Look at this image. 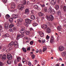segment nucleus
I'll return each instance as SVG.
<instances>
[{
	"label": "nucleus",
	"mask_w": 66,
	"mask_h": 66,
	"mask_svg": "<svg viewBox=\"0 0 66 66\" xmlns=\"http://www.w3.org/2000/svg\"><path fill=\"white\" fill-rule=\"evenodd\" d=\"M15 48H18V47L19 45L17 41H15L14 43L13 42H12L11 43H10L9 45V46H13V45H14Z\"/></svg>",
	"instance_id": "1"
},
{
	"label": "nucleus",
	"mask_w": 66,
	"mask_h": 66,
	"mask_svg": "<svg viewBox=\"0 0 66 66\" xmlns=\"http://www.w3.org/2000/svg\"><path fill=\"white\" fill-rule=\"evenodd\" d=\"M22 28L20 31V32L21 33H26V35H28L29 34V32L27 31L26 30L24 29H25V28L24 27H22Z\"/></svg>",
	"instance_id": "2"
},
{
	"label": "nucleus",
	"mask_w": 66,
	"mask_h": 66,
	"mask_svg": "<svg viewBox=\"0 0 66 66\" xmlns=\"http://www.w3.org/2000/svg\"><path fill=\"white\" fill-rule=\"evenodd\" d=\"M17 21L18 22L17 23L18 26H20L21 24V23H22V22L23 21V19L21 18H20L17 19Z\"/></svg>",
	"instance_id": "3"
},
{
	"label": "nucleus",
	"mask_w": 66,
	"mask_h": 66,
	"mask_svg": "<svg viewBox=\"0 0 66 66\" xmlns=\"http://www.w3.org/2000/svg\"><path fill=\"white\" fill-rule=\"evenodd\" d=\"M18 8L19 10L21 11H22L24 9V6H23V5L20 4L18 5Z\"/></svg>",
	"instance_id": "4"
},
{
	"label": "nucleus",
	"mask_w": 66,
	"mask_h": 66,
	"mask_svg": "<svg viewBox=\"0 0 66 66\" xmlns=\"http://www.w3.org/2000/svg\"><path fill=\"white\" fill-rule=\"evenodd\" d=\"M49 9L50 10L48 11V13H50L51 14H52L53 15L55 14V12L54 11L53 12V11H52V8L51 7V6H50Z\"/></svg>",
	"instance_id": "5"
},
{
	"label": "nucleus",
	"mask_w": 66,
	"mask_h": 66,
	"mask_svg": "<svg viewBox=\"0 0 66 66\" xmlns=\"http://www.w3.org/2000/svg\"><path fill=\"white\" fill-rule=\"evenodd\" d=\"M21 35L18 34L17 36V37L16 39L18 40L19 39H20V37H23L24 36V34H23L22 33H21Z\"/></svg>",
	"instance_id": "6"
},
{
	"label": "nucleus",
	"mask_w": 66,
	"mask_h": 66,
	"mask_svg": "<svg viewBox=\"0 0 66 66\" xmlns=\"http://www.w3.org/2000/svg\"><path fill=\"white\" fill-rule=\"evenodd\" d=\"M38 33L39 34L41 37H43L44 36V33L42 31H38Z\"/></svg>",
	"instance_id": "7"
},
{
	"label": "nucleus",
	"mask_w": 66,
	"mask_h": 66,
	"mask_svg": "<svg viewBox=\"0 0 66 66\" xmlns=\"http://www.w3.org/2000/svg\"><path fill=\"white\" fill-rule=\"evenodd\" d=\"M31 21H32L31 20L29 19H27L25 20L26 23H28V24H30V23L31 22Z\"/></svg>",
	"instance_id": "8"
},
{
	"label": "nucleus",
	"mask_w": 66,
	"mask_h": 66,
	"mask_svg": "<svg viewBox=\"0 0 66 66\" xmlns=\"http://www.w3.org/2000/svg\"><path fill=\"white\" fill-rule=\"evenodd\" d=\"M15 6H16V5H15V4L14 3H12L11 6V9H14L15 8Z\"/></svg>",
	"instance_id": "9"
},
{
	"label": "nucleus",
	"mask_w": 66,
	"mask_h": 66,
	"mask_svg": "<svg viewBox=\"0 0 66 66\" xmlns=\"http://www.w3.org/2000/svg\"><path fill=\"white\" fill-rule=\"evenodd\" d=\"M12 16L13 18L15 19L18 17V14H12Z\"/></svg>",
	"instance_id": "10"
},
{
	"label": "nucleus",
	"mask_w": 66,
	"mask_h": 66,
	"mask_svg": "<svg viewBox=\"0 0 66 66\" xmlns=\"http://www.w3.org/2000/svg\"><path fill=\"white\" fill-rule=\"evenodd\" d=\"M12 56L11 54H9L7 55V59L8 60H11L12 59Z\"/></svg>",
	"instance_id": "11"
},
{
	"label": "nucleus",
	"mask_w": 66,
	"mask_h": 66,
	"mask_svg": "<svg viewBox=\"0 0 66 66\" xmlns=\"http://www.w3.org/2000/svg\"><path fill=\"white\" fill-rule=\"evenodd\" d=\"M21 58L20 57L18 56L16 57V61L17 62H20V61H21Z\"/></svg>",
	"instance_id": "12"
},
{
	"label": "nucleus",
	"mask_w": 66,
	"mask_h": 66,
	"mask_svg": "<svg viewBox=\"0 0 66 66\" xmlns=\"http://www.w3.org/2000/svg\"><path fill=\"white\" fill-rule=\"evenodd\" d=\"M57 29L58 31H60L62 29V27L61 26H59L57 27Z\"/></svg>",
	"instance_id": "13"
},
{
	"label": "nucleus",
	"mask_w": 66,
	"mask_h": 66,
	"mask_svg": "<svg viewBox=\"0 0 66 66\" xmlns=\"http://www.w3.org/2000/svg\"><path fill=\"white\" fill-rule=\"evenodd\" d=\"M56 1V0H52L51 1V3L52 5H54Z\"/></svg>",
	"instance_id": "14"
},
{
	"label": "nucleus",
	"mask_w": 66,
	"mask_h": 66,
	"mask_svg": "<svg viewBox=\"0 0 66 66\" xmlns=\"http://www.w3.org/2000/svg\"><path fill=\"white\" fill-rule=\"evenodd\" d=\"M24 13L25 14H27V15L29 14V11L28 9H25Z\"/></svg>",
	"instance_id": "15"
},
{
	"label": "nucleus",
	"mask_w": 66,
	"mask_h": 66,
	"mask_svg": "<svg viewBox=\"0 0 66 66\" xmlns=\"http://www.w3.org/2000/svg\"><path fill=\"white\" fill-rule=\"evenodd\" d=\"M9 26V23H6L5 24V29H7L8 27Z\"/></svg>",
	"instance_id": "16"
},
{
	"label": "nucleus",
	"mask_w": 66,
	"mask_h": 66,
	"mask_svg": "<svg viewBox=\"0 0 66 66\" xmlns=\"http://www.w3.org/2000/svg\"><path fill=\"white\" fill-rule=\"evenodd\" d=\"M6 59V55H3L2 58V59L3 61H4Z\"/></svg>",
	"instance_id": "17"
},
{
	"label": "nucleus",
	"mask_w": 66,
	"mask_h": 66,
	"mask_svg": "<svg viewBox=\"0 0 66 66\" xmlns=\"http://www.w3.org/2000/svg\"><path fill=\"white\" fill-rule=\"evenodd\" d=\"M3 36L4 37L6 38V37H9L10 36V35L9 34L7 33L4 35Z\"/></svg>",
	"instance_id": "18"
},
{
	"label": "nucleus",
	"mask_w": 66,
	"mask_h": 66,
	"mask_svg": "<svg viewBox=\"0 0 66 66\" xmlns=\"http://www.w3.org/2000/svg\"><path fill=\"white\" fill-rule=\"evenodd\" d=\"M50 20L51 21H52L53 19H54V18L53 15H50Z\"/></svg>",
	"instance_id": "19"
},
{
	"label": "nucleus",
	"mask_w": 66,
	"mask_h": 66,
	"mask_svg": "<svg viewBox=\"0 0 66 66\" xmlns=\"http://www.w3.org/2000/svg\"><path fill=\"white\" fill-rule=\"evenodd\" d=\"M46 32L47 33H50L51 32V29L50 28H48L46 29Z\"/></svg>",
	"instance_id": "20"
},
{
	"label": "nucleus",
	"mask_w": 66,
	"mask_h": 66,
	"mask_svg": "<svg viewBox=\"0 0 66 66\" xmlns=\"http://www.w3.org/2000/svg\"><path fill=\"white\" fill-rule=\"evenodd\" d=\"M59 50L60 51H63L64 49V47L62 46H60L59 48Z\"/></svg>",
	"instance_id": "21"
},
{
	"label": "nucleus",
	"mask_w": 66,
	"mask_h": 66,
	"mask_svg": "<svg viewBox=\"0 0 66 66\" xmlns=\"http://www.w3.org/2000/svg\"><path fill=\"white\" fill-rule=\"evenodd\" d=\"M53 40H54V38L53 36H51V40H50V42L51 43H52L53 42Z\"/></svg>",
	"instance_id": "22"
},
{
	"label": "nucleus",
	"mask_w": 66,
	"mask_h": 66,
	"mask_svg": "<svg viewBox=\"0 0 66 66\" xmlns=\"http://www.w3.org/2000/svg\"><path fill=\"white\" fill-rule=\"evenodd\" d=\"M56 13L57 14L59 15H61L62 14V13H61V10H59L57 11Z\"/></svg>",
	"instance_id": "23"
},
{
	"label": "nucleus",
	"mask_w": 66,
	"mask_h": 66,
	"mask_svg": "<svg viewBox=\"0 0 66 66\" xmlns=\"http://www.w3.org/2000/svg\"><path fill=\"white\" fill-rule=\"evenodd\" d=\"M41 27L42 29L46 30L47 29V26L46 25H43L42 27L41 26Z\"/></svg>",
	"instance_id": "24"
},
{
	"label": "nucleus",
	"mask_w": 66,
	"mask_h": 66,
	"mask_svg": "<svg viewBox=\"0 0 66 66\" xmlns=\"http://www.w3.org/2000/svg\"><path fill=\"white\" fill-rule=\"evenodd\" d=\"M3 29L2 28V27L1 25H0V32L2 33L3 32Z\"/></svg>",
	"instance_id": "25"
},
{
	"label": "nucleus",
	"mask_w": 66,
	"mask_h": 66,
	"mask_svg": "<svg viewBox=\"0 0 66 66\" xmlns=\"http://www.w3.org/2000/svg\"><path fill=\"white\" fill-rule=\"evenodd\" d=\"M61 54L63 56H65L66 58V52H63L61 53Z\"/></svg>",
	"instance_id": "26"
},
{
	"label": "nucleus",
	"mask_w": 66,
	"mask_h": 66,
	"mask_svg": "<svg viewBox=\"0 0 66 66\" xmlns=\"http://www.w3.org/2000/svg\"><path fill=\"white\" fill-rule=\"evenodd\" d=\"M30 18L31 19H32V20H34L35 19V16L32 15H31L30 17Z\"/></svg>",
	"instance_id": "27"
},
{
	"label": "nucleus",
	"mask_w": 66,
	"mask_h": 66,
	"mask_svg": "<svg viewBox=\"0 0 66 66\" xmlns=\"http://www.w3.org/2000/svg\"><path fill=\"white\" fill-rule=\"evenodd\" d=\"M14 27V25L13 23L10 24L9 26V28H13V27Z\"/></svg>",
	"instance_id": "28"
},
{
	"label": "nucleus",
	"mask_w": 66,
	"mask_h": 66,
	"mask_svg": "<svg viewBox=\"0 0 66 66\" xmlns=\"http://www.w3.org/2000/svg\"><path fill=\"white\" fill-rule=\"evenodd\" d=\"M8 46H9L10 47L9 48L8 50L9 51H10L11 50H12L13 49V48L11 47V46H9V45H8Z\"/></svg>",
	"instance_id": "29"
},
{
	"label": "nucleus",
	"mask_w": 66,
	"mask_h": 66,
	"mask_svg": "<svg viewBox=\"0 0 66 66\" xmlns=\"http://www.w3.org/2000/svg\"><path fill=\"white\" fill-rule=\"evenodd\" d=\"M34 7L35 9H36L37 10H38L39 9V7L38 6L36 5L34 6Z\"/></svg>",
	"instance_id": "30"
},
{
	"label": "nucleus",
	"mask_w": 66,
	"mask_h": 66,
	"mask_svg": "<svg viewBox=\"0 0 66 66\" xmlns=\"http://www.w3.org/2000/svg\"><path fill=\"white\" fill-rule=\"evenodd\" d=\"M59 7H60L59 5H56L55 6V9H56V10H59Z\"/></svg>",
	"instance_id": "31"
},
{
	"label": "nucleus",
	"mask_w": 66,
	"mask_h": 66,
	"mask_svg": "<svg viewBox=\"0 0 66 66\" xmlns=\"http://www.w3.org/2000/svg\"><path fill=\"white\" fill-rule=\"evenodd\" d=\"M9 21L10 23H12L13 20V19L12 18H10L9 19Z\"/></svg>",
	"instance_id": "32"
},
{
	"label": "nucleus",
	"mask_w": 66,
	"mask_h": 66,
	"mask_svg": "<svg viewBox=\"0 0 66 66\" xmlns=\"http://www.w3.org/2000/svg\"><path fill=\"white\" fill-rule=\"evenodd\" d=\"M39 16H43L44 15V14L42 13V12H40L38 14Z\"/></svg>",
	"instance_id": "33"
},
{
	"label": "nucleus",
	"mask_w": 66,
	"mask_h": 66,
	"mask_svg": "<svg viewBox=\"0 0 66 66\" xmlns=\"http://www.w3.org/2000/svg\"><path fill=\"white\" fill-rule=\"evenodd\" d=\"M46 18L47 20H50V18H49V16L48 15H46Z\"/></svg>",
	"instance_id": "34"
},
{
	"label": "nucleus",
	"mask_w": 66,
	"mask_h": 66,
	"mask_svg": "<svg viewBox=\"0 0 66 66\" xmlns=\"http://www.w3.org/2000/svg\"><path fill=\"white\" fill-rule=\"evenodd\" d=\"M12 63V62L9 60H8L7 61V64H11Z\"/></svg>",
	"instance_id": "35"
},
{
	"label": "nucleus",
	"mask_w": 66,
	"mask_h": 66,
	"mask_svg": "<svg viewBox=\"0 0 66 66\" xmlns=\"http://www.w3.org/2000/svg\"><path fill=\"white\" fill-rule=\"evenodd\" d=\"M38 24H37V23L34 22L33 23V26H34V27H36V26H37Z\"/></svg>",
	"instance_id": "36"
},
{
	"label": "nucleus",
	"mask_w": 66,
	"mask_h": 66,
	"mask_svg": "<svg viewBox=\"0 0 66 66\" xmlns=\"http://www.w3.org/2000/svg\"><path fill=\"white\" fill-rule=\"evenodd\" d=\"M26 3H27V2H26V0H23V1L22 3L24 5H25L26 4Z\"/></svg>",
	"instance_id": "37"
},
{
	"label": "nucleus",
	"mask_w": 66,
	"mask_h": 66,
	"mask_svg": "<svg viewBox=\"0 0 66 66\" xmlns=\"http://www.w3.org/2000/svg\"><path fill=\"white\" fill-rule=\"evenodd\" d=\"M10 17V16L9 14H7L6 16V19H9Z\"/></svg>",
	"instance_id": "38"
},
{
	"label": "nucleus",
	"mask_w": 66,
	"mask_h": 66,
	"mask_svg": "<svg viewBox=\"0 0 66 66\" xmlns=\"http://www.w3.org/2000/svg\"><path fill=\"white\" fill-rule=\"evenodd\" d=\"M47 47H44L43 50V52H45V51L47 50Z\"/></svg>",
	"instance_id": "39"
},
{
	"label": "nucleus",
	"mask_w": 66,
	"mask_h": 66,
	"mask_svg": "<svg viewBox=\"0 0 66 66\" xmlns=\"http://www.w3.org/2000/svg\"><path fill=\"white\" fill-rule=\"evenodd\" d=\"M26 59L24 58H23L22 59V62L23 63H24V62H26Z\"/></svg>",
	"instance_id": "40"
},
{
	"label": "nucleus",
	"mask_w": 66,
	"mask_h": 66,
	"mask_svg": "<svg viewBox=\"0 0 66 66\" xmlns=\"http://www.w3.org/2000/svg\"><path fill=\"white\" fill-rule=\"evenodd\" d=\"M22 49L23 51H24V52H27V50H26V49L25 48H22Z\"/></svg>",
	"instance_id": "41"
},
{
	"label": "nucleus",
	"mask_w": 66,
	"mask_h": 66,
	"mask_svg": "<svg viewBox=\"0 0 66 66\" xmlns=\"http://www.w3.org/2000/svg\"><path fill=\"white\" fill-rule=\"evenodd\" d=\"M6 4L7 3V0H2Z\"/></svg>",
	"instance_id": "42"
},
{
	"label": "nucleus",
	"mask_w": 66,
	"mask_h": 66,
	"mask_svg": "<svg viewBox=\"0 0 66 66\" xmlns=\"http://www.w3.org/2000/svg\"><path fill=\"white\" fill-rule=\"evenodd\" d=\"M44 12H46V13H47V12L48 11H47V8L45 7L44 8Z\"/></svg>",
	"instance_id": "43"
},
{
	"label": "nucleus",
	"mask_w": 66,
	"mask_h": 66,
	"mask_svg": "<svg viewBox=\"0 0 66 66\" xmlns=\"http://www.w3.org/2000/svg\"><path fill=\"white\" fill-rule=\"evenodd\" d=\"M41 64L42 65H45V61H43L42 62Z\"/></svg>",
	"instance_id": "44"
},
{
	"label": "nucleus",
	"mask_w": 66,
	"mask_h": 66,
	"mask_svg": "<svg viewBox=\"0 0 66 66\" xmlns=\"http://www.w3.org/2000/svg\"><path fill=\"white\" fill-rule=\"evenodd\" d=\"M63 10L64 12H66V6H65L63 8Z\"/></svg>",
	"instance_id": "45"
},
{
	"label": "nucleus",
	"mask_w": 66,
	"mask_h": 66,
	"mask_svg": "<svg viewBox=\"0 0 66 66\" xmlns=\"http://www.w3.org/2000/svg\"><path fill=\"white\" fill-rule=\"evenodd\" d=\"M39 52L40 54H42V50L41 49L39 50Z\"/></svg>",
	"instance_id": "46"
},
{
	"label": "nucleus",
	"mask_w": 66,
	"mask_h": 66,
	"mask_svg": "<svg viewBox=\"0 0 66 66\" xmlns=\"http://www.w3.org/2000/svg\"><path fill=\"white\" fill-rule=\"evenodd\" d=\"M33 43H34V42H33V41H31L30 43V44L31 45H33Z\"/></svg>",
	"instance_id": "47"
},
{
	"label": "nucleus",
	"mask_w": 66,
	"mask_h": 66,
	"mask_svg": "<svg viewBox=\"0 0 66 66\" xmlns=\"http://www.w3.org/2000/svg\"><path fill=\"white\" fill-rule=\"evenodd\" d=\"M12 30L13 31H16L17 30V28L14 27L12 29Z\"/></svg>",
	"instance_id": "48"
},
{
	"label": "nucleus",
	"mask_w": 66,
	"mask_h": 66,
	"mask_svg": "<svg viewBox=\"0 0 66 66\" xmlns=\"http://www.w3.org/2000/svg\"><path fill=\"white\" fill-rule=\"evenodd\" d=\"M49 38H50V37H49L48 35H47L46 37V39H49Z\"/></svg>",
	"instance_id": "49"
},
{
	"label": "nucleus",
	"mask_w": 66,
	"mask_h": 66,
	"mask_svg": "<svg viewBox=\"0 0 66 66\" xmlns=\"http://www.w3.org/2000/svg\"><path fill=\"white\" fill-rule=\"evenodd\" d=\"M3 63L2 62H0V66H2L3 65Z\"/></svg>",
	"instance_id": "50"
},
{
	"label": "nucleus",
	"mask_w": 66,
	"mask_h": 66,
	"mask_svg": "<svg viewBox=\"0 0 66 66\" xmlns=\"http://www.w3.org/2000/svg\"><path fill=\"white\" fill-rule=\"evenodd\" d=\"M31 57L32 59H34V58H35V55L33 54L31 56Z\"/></svg>",
	"instance_id": "51"
},
{
	"label": "nucleus",
	"mask_w": 66,
	"mask_h": 66,
	"mask_svg": "<svg viewBox=\"0 0 66 66\" xmlns=\"http://www.w3.org/2000/svg\"><path fill=\"white\" fill-rule=\"evenodd\" d=\"M30 48H31V47H29L27 49V50L28 51H30Z\"/></svg>",
	"instance_id": "52"
},
{
	"label": "nucleus",
	"mask_w": 66,
	"mask_h": 66,
	"mask_svg": "<svg viewBox=\"0 0 66 66\" xmlns=\"http://www.w3.org/2000/svg\"><path fill=\"white\" fill-rule=\"evenodd\" d=\"M28 65L29 66H31V63L30 61L28 62Z\"/></svg>",
	"instance_id": "53"
},
{
	"label": "nucleus",
	"mask_w": 66,
	"mask_h": 66,
	"mask_svg": "<svg viewBox=\"0 0 66 66\" xmlns=\"http://www.w3.org/2000/svg\"><path fill=\"white\" fill-rule=\"evenodd\" d=\"M14 64H17V61H16V59H15V60H14Z\"/></svg>",
	"instance_id": "54"
},
{
	"label": "nucleus",
	"mask_w": 66,
	"mask_h": 66,
	"mask_svg": "<svg viewBox=\"0 0 66 66\" xmlns=\"http://www.w3.org/2000/svg\"><path fill=\"white\" fill-rule=\"evenodd\" d=\"M35 64H37V60H36L35 61Z\"/></svg>",
	"instance_id": "55"
},
{
	"label": "nucleus",
	"mask_w": 66,
	"mask_h": 66,
	"mask_svg": "<svg viewBox=\"0 0 66 66\" xmlns=\"http://www.w3.org/2000/svg\"><path fill=\"white\" fill-rule=\"evenodd\" d=\"M46 24H47V25H50L51 24L50 22H47Z\"/></svg>",
	"instance_id": "56"
},
{
	"label": "nucleus",
	"mask_w": 66,
	"mask_h": 66,
	"mask_svg": "<svg viewBox=\"0 0 66 66\" xmlns=\"http://www.w3.org/2000/svg\"><path fill=\"white\" fill-rule=\"evenodd\" d=\"M45 6V4H43V5H41V7H44Z\"/></svg>",
	"instance_id": "57"
},
{
	"label": "nucleus",
	"mask_w": 66,
	"mask_h": 66,
	"mask_svg": "<svg viewBox=\"0 0 66 66\" xmlns=\"http://www.w3.org/2000/svg\"><path fill=\"white\" fill-rule=\"evenodd\" d=\"M31 14H34V11L33 10H31Z\"/></svg>",
	"instance_id": "58"
},
{
	"label": "nucleus",
	"mask_w": 66,
	"mask_h": 66,
	"mask_svg": "<svg viewBox=\"0 0 66 66\" xmlns=\"http://www.w3.org/2000/svg\"><path fill=\"white\" fill-rule=\"evenodd\" d=\"M39 51H38V49H37L36 50V53H38Z\"/></svg>",
	"instance_id": "59"
},
{
	"label": "nucleus",
	"mask_w": 66,
	"mask_h": 66,
	"mask_svg": "<svg viewBox=\"0 0 66 66\" xmlns=\"http://www.w3.org/2000/svg\"><path fill=\"white\" fill-rule=\"evenodd\" d=\"M30 31H33V29L32 28H30Z\"/></svg>",
	"instance_id": "60"
},
{
	"label": "nucleus",
	"mask_w": 66,
	"mask_h": 66,
	"mask_svg": "<svg viewBox=\"0 0 66 66\" xmlns=\"http://www.w3.org/2000/svg\"><path fill=\"white\" fill-rule=\"evenodd\" d=\"M9 31L10 32H12V29H9Z\"/></svg>",
	"instance_id": "61"
},
{
	"label": "nucleus",
	"mask_w": 66,
	"mask_h": 66,
	"mask_svg": "<svg viewBox=\"0 0 66 66\" xmlns=\"http://www.w3.org/2000/svg\"><path fill=\"white\" fill-rule=\"evenodd\" d=\"M45 42V40L44 39L43 40H42V43H44Z\"/></svg>",
	"instance_id": "62"
},
{
	"label": "nucleus",
	"mask_w": 66,
	"mask_h": 66,
	"mask_svg": "<svg viewBox=\"0 0 66 66\" xmlns=\"http://www.w3.org/2000/svg\"><path fill=\"white\" fill-rule=\"evenodd\" d=\"M60 64L58 63L56 65V66H59Z\"/></svg>",
	"instance_id": "63"
},
{
	"label": "nucleus",
	"mask_w": 66,
	"mask_h": 66,
	"mask_svg": "<svg viewBox=\"0 0 66 66\" xmlns=\"http://www.w3.org/2000/svg\"><path fill=\"white\" fill-rule=\"evenodd\" d=\"M63 21L64 22H65H65H66V20L65 19L64 20H63Z\"/></svg>",
	"instance_id": "64"
}]
</instances>
